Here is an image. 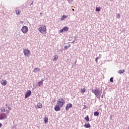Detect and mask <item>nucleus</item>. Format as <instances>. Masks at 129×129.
<instances>
[{"label":"nucleus","mask_w":129,"mask_h":129,"mask_svg":"<svg viewBox=\"0 0 129 129\" xmlns=\"http://www.w3.org/2000/svg\"><path fill=\"white\" fill-rule=\"evenodd\" d=\"M101 90L100 89L96 88L95 89H92V92L95 94L96 97L98 98V95L99 94V92H101Z\"/></svg>","instance_id":"obj_1"},{"label":"nucleus","mask_w":129,"mask_h":129,"mask_svg":"<svg viewBox=\"0 0 129 129\" xmlns=\"http://www.w3.org/2000/svg\"><path fill=\"white\" fill-rule=\"evenodd\" d=\"M47 30V27L45 25H40V28H38V31L40 33H45Z\"/></svg>","instance_id":"obj_2"},{"label":"nucleus","mask_w":129,"mask_h":129,"mask_svg":"<svg viewBox=\"0 0 129 129\" xmlns=\"http://www.w3.org/2000/svg\"><path fill=\"white\" fill-rule=\"evenodd\" d=\"M57 105H59L60 107H62L64 104H65V100H64V99L60 98L57 101Z\"/></svg>","instance_id":"obj_3"},{"label":"nucleus","mask_w":129,"mask_h":129,"mask_svg":"<svg viewBox=\"0 0 129 129\" xmlns=\"http://www.w3.org/2000/svg\"><path fill=\"white\" fill-rule=\"evenodd\" d=\"M28 31H29V28H28L27 26H24L22 27L21 32H22L23 34H27V33H28Z\"/></svg>","instance_id":"obj_4"},{"label":"nucleus","mask_w":129,"mask_h":129,"mask_svg":"<svg viewBox=\"0 0 129 129\" xmlns=\"http://www.w3.org/2000/svg\"><path fill=\"white\" fill-rule=\"evenodd\" d=\"M7 118H8V116L5 113L0 114V120L7 119Z\"/></svg>","instance_id":"obj_5"},{"label":"nucleus","mask_w":129,"mask_h":129,"mask_svg":"<svg viewBox=\"0 0 129 129\" xmlns=\"http://www.w3.org/2000/svg\"><path fill=\"white\" fill-rule=\"evenodd\" d=\"M23 53L26 57H28V56L31 55V51H30V50L29 49H24Z\"/></svg>","instance_id":"obj_6"},{"label":"nucleus","mask_w":129,"mask_h":129,"mask_svg":"<svg viewBox=\"0 0 129 129\" xmlns=\"http://www.w3.org/2000/svg\"><path fill=\"white\" fill-rule=\"evenodd\" d=\"M31 94H32V91L31 90H28L26 93H25V99H27L28 97L31 96Z\"/></svg>","instance_id":"obj_7"},{"label":"nucleus","mask_w":129,"mask_h":129,"mask_svg":"<svg viewBox=\"0 0 129 129\" xmlns=\"http://www.w3.org/2000/svg\"><path fill=\"white\" fill-rule=\"evenodd\" d=\"M73 106V105H72V104H71V103L67 104L66 106V110L67 111H69V109L70 108H72Z\"/></svg>","instance_id":"obj_8"},{"label":"nucleus","mask_w":129,"mask_h":129,"mask_svg":"<svg viewBox=\"0 0 129 129\" xmlns=\"http://www.w3.org/2000/svg\"><path fill=\"white\" fill-rule=\"evenodd\" d=\"M69 30V28L67 26L64 27L62 29L60 30V33H63V32H67Z\"/></svg>","instance_id":"obj_9"},{"label":"nucleus","mask_w":129,"mask_h":129,"mask_svg":"<svg viewBox=\"0 0 129 129\" xmlns=\"http://www.w3.org/2000/svg\"><path fill=\"white\" fill-rule=\"evenodd\" d=\"M60 106H59V105H56L54 106V110L55 111H60V109H61V108H60Z\"/></svg>","instance_id":"obj_10"},{"label":"nucleus","mask_w":129,"mask_h":129,"mask_svg":"<svg viewBox=\"0 0 129 129\" xmlns=\"http://www.w3.org/2000/svg\"><path fill=\"white\" fill-rule=\"evenodd\" d=\"M44 80H42V81L38 82L37 85L39 87L42 86V85H43V82H44Z\"/></svg>","instance_id":"obj_11"},{"label":"nucleus","mask_w":129,"mask_h":129,"mask_svg":"<svg viewBox=\"0 0 129 129\" xmlns=\"http://www.w3.org/2000/svg\"><path fill=\"white\" fill-rule=\"evenodd\" d=\"M84 126L86 128H89V127H91V125H90V124H89V123H86Z\"/></svg>","instance_id":"obj_12"},{"label":"nucleus","mask_w":129,"mask_h":129,"mask_svg":"<svg viewBox=\"0 0 129 129\" xmlns=\"http://www.w3.org/2000/svg\"><path fill=\"white\" fill-rule=\"evenodd\" d=\"M1 83L2 85L6 86V85H7V80H2V81L1 82Z\"/></svg>","instance_id":"obj_13"},{"label":"nucleus","mask_w":129,"mask_h":129,"mask_svg":"<svg viewBox=\"0 0 129 129\" xmlns=\"http://www.w3.org/2000/svg\"><path fill=\"white\" fill-rule=\"evenodd\" d=\"M37 106L38 108H42V107H43V105L41 103H38L37 104Z\"/></svg>","instance_id":"obj_14"},{"label":"nucleus","mask_w":129,"mask_h":129,"mask_svg":"<svg viewBox=\"0 0 129 129\" xmlns=\"http://www.w3.org/2000/svg\"><path fill=\"white\" fill-rule=\"evenodd\" d=\"M125 71L124 70H120L117 71V73H119V74H122V73H124Z\"/></svg>","instance_id":"obj_15"},{"label":"nucleus","mask_w":129,"mask_h":129,"mask_svg":"<svg viewBox=\"0 0 129 129\" xmlns=\"http://www.w3.org/2000/svg\"><path fill=\"white\" fill-rule=\"evenodd\" d=\"M67 18V16L65 15H63L62 17L60 18L61 21H64L65 19Z\"/></svg>","instance_id":"obj_16"},{"label":"nucleus","mask_w":129,"mask_h":129,"mask_svg":"<svg viewBox=\"0 0 129 129\" xmlns=\"http://www.w3.org/2000/svg\"><path fill=\"white\" fill-rule=\"evenodd\" d=\"M58 59V55H55L53 56V61H57Z\"/></svg>","instance_id":"obj_17"},{"label":"nucleus","mask_w":129,"mask_h":129,"mask_svg":"<svg viewBox=\"0 0 129 129\" xmlns=\"http://www.w3.org/2000/svg\"><path fill=\"white\" fill-rule=\"evenodd\" d=\"M94 116H98L99 115V112L95 111L94 113Z\"/></svg>","instance_id":"obj_18"},{"label":"nucleus","mask_w":129,"mask_h":129,"mask_svg":"<svg viewBox=\"0 0 129 129\" xmlns=\"http://www.w3.org/2000/svg\"><path fill=\"white\" fill-rule=\"evenodd\" d=\"M44 123H47L48 122V117H45V118H43Z\"/></svg>","instance_id":"obj_19"},{"label":"nucleus","mask_w":129,"mask_h":129,"mask_svg":"<svg viewBox=\"0 0 129 129\" xmlns=\"http://www.w3.org/2000/svg\"><path fill=\"white\" fill-rule=\"evenodd\" d=\"M84 119H85V120H86V121H89V116H88V115H87L85 118Z\"/></svg>","instance_id":"obj_20"},{"label":"nucleus","mask_w":129,"mask_h":129,"mask_svg":"<svg viewBox=\"0 0 129 129\" xmlns=\"http://www.w3.org/2000/svg\"><path fill=\"white\" fill-rule=\"evenodd\" d=\"M85 91H86L85 88H81V93H85Z\"/></svg>","instance_id":"obj_21"},{"label":"nucleus","mask_w":129,"mask_h":129,"mask_svg":"<svg viewBox=\"0 0 129 129\" xmlns=\"http://www.w3.org/2000/svg\"><path fill=\"white\" fill-rule=\"evenodd\" d=\"M38 71H40V69H39V68H35V69H34V70L33 71V72L36 73V72H38Z\"/></svg>","instance_id":"obj_22"},{"label":"nucleus","mask_w":129,"mask_h":129,"mask_svg":"<svg viewBox=\"0 0 129 129\" xmlns=\"http://www.w3.org/2000/svg\"><path fill=\"white\" fill-rule=\"evenodd\" d=\"M101 10V8H100V7H96V12H100Z\"/></svg>","instance_id":"obj_23"},{"label":"nucleus","mask_w":129,"mask_h":129,"mask_svg":"<svg viewBox=\"0 0 129 129\" xmlns=\"http://www.w3.org/2000/svg\"><path fill=\"white\" fill-rule=\"evenodd\" d=\"M1 111L2 112H6V109H5L4 107H2L1 108Z\"/></svg>","instance_id":"obj_24"},{"label":"nucleus","mask_w":129,"mask_h":129,"mask_svg":"<svg viewBox=\"0 0 129 129\" xmlns=\"http://www.w3.org/2000/svg\"><path fill=\"white\" fill-rule=\"evenodd\" d=\"M21 14V10H18L16 11V15H20Z\"/></svg>","instance_id":"obj_25"},{"label":"nucleus","mask_w":129,"mask_h":129,"mask_svg":"<svg viewBox=\"0 0 129 129\" xmlns=\"http://www.w3.org/2000/svg\"><path fill=\"white\" fill-rule=\"evenodd\" d=\"M110 82L113 83V77H111L110 79Z\"/></svg>","instance_id":"obj_26"},{"label":"nucleus","mask_w":129,"mask_h":129,"mask_svg":"<svg viewBox=\"0 0 129 129\" xmlns=\"http://www.w3.org/2000/svg\"><path fill=\"white\" fill-rule=\"evenodd\" d=\"M116 18H118V19H119V18H120V14H117V15H116Z\"/></svg>","instance_id":"obj_27"},{"label":"nucleus","mask_w":129,"mask_h":129,"mask_svg":"<svg viewBox=\"0 0 129 129\" xmlns=\"http://www.w3.org/2000/svg\"><path fill=\"white\" fill-rule=\"evenodd\" d=\"M64 49H65L66 50H67L68 49H69V47L68 46L66 45V46H64Z\"/></svg>","instance_id":"obj_28"},{"label":"nucleus","mask_w":129,"mask_h":129,"mask_svg":"<svg viewBox=\"0 0 129 129\" xmlns=\"http://www.w3.org/2000/svg\"><path fill=\"white\" fill-rule=\"evenodd\" d=\"M98 59H99V57H98V56L97 57L95 58V61H96V62H97Z\"/></svg>","instance_id":"obj_29"},{"label":"nucleus","mask_w":129,"mask_h":129,"mask_svg":"<svg viewBox=\"0 0 129 129\" xmlns=\"http://www.w3.org/2000/svg\"><path fill=\"white\" fill-rule=\"evenodd\" d=\"M101 95V93L99 92V94L98 95V98H100Z\"/></svg>","instance_id":"obj_30"},{"label":"nucleus","mask_w":129,"mask_h":129,"mask_svg":"<svg viewBox=\"0 0 129 129\" xmlns=\"http://www.w3.org/2000/svg\"><path fill=\"white\" fill-rule=\"evenodd\" d=\"M52 102L55 103L56 102V98H54L53 100L52 101Z\"/></svg>","instance_id":"obj_31"},{"label":"nucleus","mask_w":129,"mask_h":129,"mask_svg":"<svg viewBox=\"0 0 129 129\" xmlns=\"http://www.w3.org/2000/svg\"><path fill=\"white\" fill-rule=\"evenodd\" d=\"M68 46L69 47V48H70V47H71V44H68Z\"/></svg>","instance_id":"obj_32"},{"label":"nucleus","mask_w":129,"mask_h":129,"mask_svg":"<svg viewBox=\"0 0 129 129\" xmlns=\"http://www.w3.org/2000/svg\"><path fill=\"white\" fill-rule=\"evenodd\" d=\"M8 109H9V110H12V108L10 107L9 106L8 107Z\"/></svg>","instance_id":"obj_33"},{"label":"nucleus","mask_w":129,"mask_h":129,"mask_svg":"<svg viewBox=\"0 0 129 129\" xmlns=\"http://www.w3.org/2000/svg\"><path fill=\"white\" fill-rule=\"evenodd\" d=\"M86 108V105H84V107L83 108V109H85Z\"/></svg>","instance_id":"obj_34"},{"label":"nucleus","mask_w":129,"mask_h":129,"mask_svg":"<svg viewBox=\"0 0 129 129\" xmlns=\"http://www.w3.org/2000/svg\"><path fill=\"white\" fill-rule=\"evenodd\" d=\"M74 43H75V40H74L73 42H72V44H74Z\"/></svg>","instance_id":"obj_35"},{"label":"nucleus","mask_w":129,"mask_h":129,"mask_svg":"<svg viewBox=\"0 0 129 129\" xmlns=\"http://www.w3.org/2000/svg\"><path fill=\"white\" fill-rule=\"evenodd\" d=\"M1 126H3V124H2V123L0 122V127H1Z\"/></svg>","instance_id":"obj_36"},{"label":"nucleus","mask_w":129,"mask_h":129,"mask_svg":"<svg viewBox=\"0 0 129 129\" xmlns=\"http://www.w3.org/2000/svg\"><path fill=\"white\" fill-rule=\"evenodd\" d=\"M7 113H10V111H9V110H7Z\"/></svg>","instance_id":"obj_37"},{"label":"nucleus","mask_w":129,"mask_h":129,"mask_svg":"<svg viewBox=\"0 0 129 129\" xmlns=\"http://www.w3.org/2000/svg\"><path fill=\"white\" fill-rule=\"evenodd\" d=\"M101 98H103V95H102Z\"/></svg>","instance_id":"obj_38"},{"label":"nucleus","mask_w":129,"mask_h":129,"mask_svg":"<svg viewBox=\"0 0 129 129\" xmlns=\"http://www.w3.org/2000/svg\"><path fill=\"white\" fill-rule=\"evenodd\" d=\"M33 4V2H32V3L30 4V6H32V5Z\"/></svg>","instance_id":"obj_39"},{"label":"nucleus","mask_w":129,"mask_h":129,"mask_svg":"<svg viewBox=\"0 0 129 129\" xmlns=\"http://www.w3.org/2000/svg\"><path fill=\"white\" fill-rule=\"evenodd\" d=\"M110 1V2H112V1H113V0H109Z\"/></svg>","instance_id":"obj_40"},{"label":"nucleus","mask_w":129,"mask_h":129,"mask_svg":"<svg viewBox=\"0 0 129 129\" xmlns=\"http://www.w3.org/2000/svg\"><path fill=\"white\" fill-rule=\"evenodd\" d=\"M6 106H8V104H6Z\"/></svg>","instance_id":"obj_41"},{"label":"nucleus","mask_w":129,"mask_h":129,"mask_svg":"<svg viewBox=\"0 0 129 129\" xmlns=\"http://www.w3.org/2000/svg\"><path fill=\"white\" fill-rule=\"evenodd\" d=\"M40 15H42V13H40Z\"/></svg>","instance_id":"obj_42"},{"label":"nucleus","mask_w":129,"mask_h":129,"mask_svg":"<svg viewBox=\"0 0 129 129\" xmlns=\"http://www.w3.org/2000/svg\"><path fill=\"white\" fill-rule=\"evenodd\" d=\"M128 129H129V126H128Z\"/></svg>","instance_id":"obj_43"},{"label":"nucleus","mask_w":129,"mask_h":129,"mask_svg":"<svg viewBox=\"0 0 129 129\" xmlns=\"http://www.w3.org/2000/svg\"><path fill=\"white\" fill-rule=\"evenodd\" d=\"M100 56H101V54H100Z\"/></svg>","instance_id":"obj_44"}]
</instances>
